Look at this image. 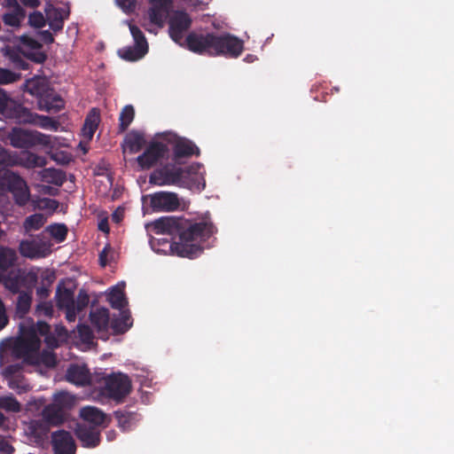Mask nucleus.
Listing matches in <instances>:
<instances>
[{
	"label": "nucleus",
	"instance_id": "obj_1",
	"mask_svg": "<svg viewBox=\"0 0 454 454\" xmlns=\"http://www.w3.org/2000/svg\"><path fill=\"white\" fill-rule=\"evenodd\" d=\"M152 230L155 234L178 237V240L172 243L167 239H152L150 243L154 251L165 252V248L159 247L162 245L173 254L190 259L199 256L204 250L201 244L217 232L209 213L194 221L174 215L162 216L152 223Z\"/></svg>",
	"mask_w": 454,
	"mask_h": 454
},
{
	"label": "nucleus",
	"instance_id": "obj_2",
	"mask_svg": "<svg viewBox=\"0 0 454 454\" xmlns=\"http://www.w3.org/2000/svg\"><path fill=\"white\" fill-rule=\"evenodd\" d=\"M20 334L13 344V353L30 363H41L47 367H55L57 356L52 351L59 343L51 332V325L44 321L35 323L32 318L20 324Z\"/></svg>",
	"mask_w": 454,
	"mask_h": 454
},
{
	"label": "nucleus",
	"instance_id": "obj_3",
	"mask_svg": "<svg viewBox=\"0 0 454 454\" xmlns=\"http://www.w3.org/2000/svg\"><path fill=\"white\" fill-rule=\"evenodd\" d=\"M152 184L175 185L200 192L206 187L205 171L201 163L182 166L176 161L155 168L149 176Z\"/></svg>",
	"mask_w": 454,
	"mask_h": 454
},
{
	"label": "nucleus",
	"instance_id": "obj_4",
	"mask_svg": "<svg viewBox=\"0 0 454 454\" xmlns=\"http://www.w3.org/2000/svg\"><path fill=\"white\" fill-rule=\"evenodd\" d=\"M23 90L25 92L37 98L38 106L41 110L59 112L64 106L62 98L43 77L35 76L27 80L23 84Z\"/></svg>",
	"mask_w": 454,
	"mask_h": 454
},
{
	"label": "nucleus",
	"instance_id": "obj_5",
	"mask_svg": "<svg viewBox=\"0 0 454 454\" xmlns=\"http://www.w3.org/2000/svg\"><path fill=\"white\" fill-rule=\"evenodd\" d=\"M7 139L12 146L21 149H28L37 145L50 146L52 143L51 136L18 127L11 129Z\"/></svg>",
	"mask_w": 454,
	"mask_h": 454
},
{
	"label": "nucleus",
	"instance_id": "obj_6",
	"mask_svg": "<svg viewBox=\"0 0 454 454\" xmlns=\"http://www.w3.org/2000/svg\"><path fill=\"white\" fill-rule=\"evenodd\" d=\"M104 386L101 387L102 395L121 403L131 391L129 378L121 372L112 373L102 377Z\"/></svg>",
	"mask_w": 454,
	"mask_h": 454
},
{
	"label": "nucleus",
	"instance_id": "obj_7",
	"mask_svg": "<svg viewBox=\"0 0 454 454\" xmlns=\"http://www.w3.org/2000/svg\"><path fill=\"white\" fill-rule=\"evenodd\" d=\"M215 35V32L193 30L186 35L181 46L193 53L213 57Z\"/></svg>",
	"mask_w": 454,
	"mask_h": 454
},
{
	"label": "nucleus",
	"instance_id": "obj_8",
	"mask_svg": "<svg viewBox=\"0 0 454 454\" xmlns=\"http://www.w3.org/2000/svg\"><path fill=\"white\" fill-rule=\"evenodd\" d=\"M0 115L16 122L29 121L31 118L30 110L11 98L10 94L2 88H0Z\"/></svg>",
	"mask_w": 454,
	"mask_h": 454
},
{
	"label": "nucleus",
	"instance_id": "obj_9",
	"mask_svg": "<svg viewBox=\"0 0 454 454\" xmlns=\"http://www.w3.org/2000/svg\"><path fill=\"white\" fill-rule=\"evenodd\" d=\"M214 48L213 57L238 58L244 50V42L230 33H215Z\"/></svg>",
	"mask_w": 454,
	"mask_h": 454
},
{
	"label": "nucleus",
	"instance_id": "obj_10",
	"mask_svg": "<svg viewBox=\"0 0 454 454\" xmlns=\"http://www.w3.org/2000/svg\"><path fill=\"white\" fill-rule=\"evenodd\" d=\"M168 147L161 142H151L145 152L137 158L142 169H150L168 154Z\"/></svg>",
	"mask_w": 454,
	"mask_h": 454
},
{
	"label": "nucleus",
	"instance_id": "obj_11",
	"mask_svg": "<svg viewBox=\"0 0 454 454\" xmlns=\"http://www.w3.org/2000/svg\"><path fill=\"white\" fill-rule=\"evenodd\" d=\"M70 403L67 393L60 392L54 395V403L45 406L42 411L43 419L50 425L58 426L64 421L62 408Z\"/></svg>",
	"mask_w": 454,
	"mask_h": 454
},
{
	"label": "nucleus",
	"instance_id": "obj_12",
	"mask_svg": "<svg viewBox=\"0 0 454 454\" xmlns=\"http://www.w3.org/2000/svg\"><path fill=\"white\" fill-rule=\"evenodd\" d=\"M171 39L180 46L184 41V34L191 27L192 19L184 11H176L168 20Z\"/></svg>",
	"mask_w": 454,
	"mask_h": 454
},
{
	"label": "nucleus",
	"instance_id": "obj_13",
	"mask_svg": "<svg viewBox=\"0 0 454 454\" xmlns=\"http://www.w3.org/2000/svg\"><path fill=\"white\" fill-rule=\"evenodd\" d=\"M19 251L29 259L44 258L51 253V243L42 239H25L20 241Z\"/></svg>",
	"mask_w": 454,
	"mask_h": 454
},
{
	"label": "nucleus",
	"instance_id": "obj_14",
	"mask_svg": "<svg viewBox=\"0 0 454 454\" xmlns=\"http://www.w3.org/2000/svg\"><path fill=\"white\" fill-rule=\"evenodd\" d=\"M5 181L15 203L20 207L27 205L30 200V192L26 181L15 173L7 174Z\"/></svg>",
	"mask_w": 454,
	"mask_h": 454
},
{
	"label": "nucleus",
	"instance_id": "obj_15",
	"mask_svg": "<svg viewBox=\"0 0 454 454\" xmlns=\"http://www.w3.org/2000/svg\"><path fill=\"white\" fill-rule=\"evenodd\" d=\"M53 454H75L76 444L72 434L65 430L51 434Z\"/></svg>",
	"mask_w": 454,
	"mask_h": 454
},
{
	"label": "nucleus",
	"instance_id": "obj_16",
	"mask_svg": "<svg viewBox=\"0 0 454 454\" xmlns=\"http://www.w3.org/2000/svg\"><path fill=\"white\" fill-rule=\"evenodd\" d=\"M151 207L154 211H175L180 202L176 193L169 192H159L151 196Z\"/></svg>",
	"mask_w": 454,
	"mask_h": 454
},
{
	"label": "nucleus",
	"instance_id": "obj_17",
	"mask_svg": "<svg viewBox=\"0 0 454 454\" xmlns=\"http://www.w3.org/2000/svg\"><path fill=\"white\" fill-rule=\"evenodd\" d=\"M173 161L181 163V160L200 154V148L190 139L178 137L173 145Z\"/></svg>",
	"mask_w": 454,
	"mask_h": 454
},
{
	"label": "nucleus",
	"instance_id": "obj_18",
	"mask_svg": "<svg viewBox=\"0 0 454 454\" xmlns=\"http://www.w3.org/2000/svg\"><path fill=\"white\" fill-rule=\"evenodd\" d=\"M151 7L148 11L150 21L159 27H162L167 19L173 0H149Z\"/></svg>",
	"mask_w": 454,
	"mask_h": 454
},
{
	"label": "nucleus",
	"instance_id": "obj_19",
	"mask_svg": "<svg viewBox=\"0 0 454 454\" xmlns=\"http://www.w3.org/2000/svg\"><path fill=\"white\" fill-rule=\"evenodd\" d=\"M75 435L86 448L98 446L101 440L99 429L87 424H77Z\"/></svg>",
	"mask_w": 454,
	"mask_h": 454
},
{
	"label": "nucleus",
	"instance_id": "obj_20",
	"mask_svg": "<svg viewBox=\"0 0 454 454\" xmlns=\"http://www.w3.org/2000/svg\"><path fill=\"white\" fill-rule=\"evenodd\" d=\"M4 56L12 65L14 68L20 70H27L29 63L27 61L26 51L21 46H10L7 45L4 49Z\"/></svg>",
	"mask_w": 454,
	"mask_h": 454
},
{
	"label": "nucleus",
	"instance_id": "obj_21",
	"mask_svg": "<svg viewBox=\"0 0 454 454\" xmlns=\"http://www.w3.org/2000/svg\"><path fill=\"white\" fill-rule=\"evenodd\" d=\"M67 380L77 386H88L91 384V377L89 369L85 365L71 364L67 371Z\"/></svg>",
	"mask_w": 454,
	"mask_h": 454
},
{
	"label": "nucleus",
	"instance_id": "obj_22",
	"mask_svg": "<svg viewBox=\"0 0 454 454\" xmlns=\"http://www.w3.org/2000/svg\"><path fill=\"white\" fill-rule=\"evenodd\" d=\"M47 159L44 156L37 155L29 151H23L19 155H15L14 165H20L27 168H43L47 164Z\"/></svg>",
	"mask_w": 454,
	"mask_h": 454
},
{
	"label": "nucleus",
	"instance_id": "obj_23",
	"mask_svg": "<svg viewBox=\"0 0 454 454\" xmlns=\"http://www.w3.org/2000/svg\"><path fill=\"white\" fill-rule=\"evenodd\" d=\"M114 415L118 422V427L123 432L130 431L140 419V415L128 409H120L114 412Z\"/></svg>",
	"mask_w": 454,
	"mask_h": 454
},
{
	"label": "nucleus",
	"instance_id": "obj_24",
	"mask_svg": "<svg viewBox=\"0 0 454 454\" xmlns=\"http://www.w3.org/2000/svg\"><path fill=\"white\" fill-rule=\"evenodd\" d=\"M145 142L143 133L137 130H131L124 137L122 143L123 153H137L145 146Z\"/></svg>",
	"mask_w": 454,
	"mask_h": 454
},
{
	"label": "nucleus",
	"instance_id": "obj_25",
	"mask_svg": "<svg viewBox=\"0 0 454 454\" xmlns=\"http://www.w3.org/2000/svg\"><path fill=\"white\" fill-rule=\"evenodd\" d=\"M90 317L92 325L97 331L106 335L111 323L109 310L106 308L97 309L95 311L90 312Z\"/></svg>",
	"mask_w": 454,
	"mask_h": 454
},
{
	"label": "nucleus",
	"instance_id": "obj_26",
	"mask_svg": "<svg viewBox=\"0 0 454 454\" xmlns=\"http://www.w3.org/2000/svg\"><path fill=\"white\" fill-rule=\"evenodd\" d=\"M81 418L88 422L91 427H98L104 425L106 415L98 408L93 406H86L80 411Z\"/></svg>",
	"mask_w": 454,
	"mask_h": 454
},
{
	"label": "nucleus",
	"instance_id": "obj_27",
	"mask_svg": "<svg viewBox=\"0 0 454 454\" xmlns=\"http://www.w3.org/2000/svg\"><path fill=\"white\" fill-rule=\"evenodd\" d=\"M132 325L131 316L129 311L121 310L119 317L111 319L110 327L114 334H122Z\"/></svg>",
	"mask_w": 454,
	"mask_h": 454
},
{
	"label": "nucleus",
	"instance_id": "obj_28",
	"mask_svg": "<svg viewBox=\"0 0 454 454\" xmlns=\"http://www.w3.org/2000/svg\"><path fill=\"white\" fill-rule=\"evenodd\" d=\"M100 121V113L97 108H92L85 118L82 127L83 136L91 139Z\"/></svg>",
	"mask_w": 454,
	"mask_h": 454
},
{
	"label": "nucleus",
	"instance_id": "obj_29",
	"mask_svg": "<svg viewBox=\"0 0 454 454\" xmlns=\"http://www.w3.org/2000/svg\"><path fill=\"white\" fill-rule=\"evenodd\" d=\"M39 175L43 182L57 186H61L66 181L65 173L54 168H43L40 171Z\"/></svg>",
	"mask_w": 454,
	"mask_h": 454
},
{
	"label": "nucleus",
	"instance_id": "obj_30",
	"mask_svg": "<svg viewBox=\"0 0 454 454\" xmlns=\"http://www.w3.org/2000/svg\"><path fill=\"white\" fill-rule=\"evenodd\" d=\"M21 281L20 272L12 270L7 274H0V283H3L4 287L13 294L20 293Z\"/></svg>",
	"mask_w": 454,
	"mask_h": 454
},
{
	"label": "nucleus",
	"instance_id": "obj_31",
	"mask_svg": "<svg viewBox=\"0 0 454 454\" xmlns=\"http://www.w3.org/2000/svg\"><path fill=\"white\" fill-rule=\"evenodd\" d=\"M32 295L31 293L21 291L19 293L16 301V317L24 318L31 308Z\"/></svg>",
	"mask_w": 454,
	"mask_h": 454
},
{
	"label": "nucleus",
	"instance_id": "obj_32",
	"mask_svg": "<svg viewBox=\"0 0 454 454\" xmlns=\"http://www.w3.org/2000/svg\"><path fill=\"white\" fill-rule=\"evenodd\" d=\"M147 50L137 45L123 47L118 51L119 56L128 61H136L142 59L146 53Z\"/></svg>",
	"mask_w": 454,
	"mask_h": 454
},
{
	"label": "nucleus",
	"instance_id": "obj_33",
	"mask_svg": "<svg viewBox=\"0 0 454 454\" xmlns=\"http://www.w3.org/2000/svg\"><path fill=\"white\" fill-rule=\"evenodd\" d=\"M56 302L57 307L59 309L74 307V292L67 288H64L63 290L58 288L56 293Z\"/></svg>",
	"mask_w": 454,
	"mask_h": 454
},
{
	"label": "nucleus",
	"instance_id": "obj_34",
	"mask_svg": "<svg viewBox=\"0 0 454 454\" xmlns=\"http://www.w3.org/2000/svg\"><path fill=\"white\" fill-rule=\"evenodd\" d=\"M31 118L29 121H18L19 123H31L38 125L43 129L57 130L59 123L49 116L39 115L30 111Z\"/></svg>",
	"mask_w": 454,
	"mask_h": 454
},
{
	"label": "nucleus",
	"instance_id": "obj_35",
	"mask_svg": "<svg viewBox=\"0 0 454 454\" xmlns=\"http://www.w3.org/2000/svg\"><path fill=\"white\" fill-rule=\"evenodd\" d=\"M107 301L113 309L119 310H121L127 304L123 291L117 286H114L111 289L108 294Z\"/></svg>",
	"mask_w": 454,
	"mask_h": 454
},
{
	"label": "nucleus",
	"instance_id": "obj_36",
	"mask_svg": "<svg viewBox=\"0 0 454 454\" xmlns=\"http://www.w3.org/2000/svg\"><path fill=\"white\" fill-rule=\"evenodd\" d=\"M135 117V110L131 105L125 106L119 116V131L124 132L127 130Z\"/></svg>",
	"mask_w": 454,
	"mask_h": 454
},
{
	"label": "nucleus",
	"instance_id": "obj_37",
	"mask_svg": "<svg viewBox=\"0 0 454 454\" xmlns=\"http://www.w3.org/2000/svg\"><path fill=\"white\" fill-rule=\"evenodd\" d=\"M17 260L16 252L8 247L0 248V270L3 271L11 268Z\"/></svg>",
	"mask_w": 454,
	"mask_h": 454
},
{
	"label": "nucleus",
	"instance_id": "obj_38",
	"mask_svg": "<svg viewBox=\"0 0 454 454\" xmlns=\"http://www.w3.org/2000/svg\"><path fill=\"white\" fill-rule=\"evenodd\" d=\"M46 231L58 243H61L66 240L68 229L64 223H53L46 228Z\"/></svg>",
	"mask_w": 454,
	"mask_h": 454
},
{
	"label": "nucleus",
	"instance_id": "obj_39",
	"mask_svg": "<svg viewBox=\"0 0 454 454\" xmlns=\"http://www.w3.org/2000/svg\"><path fill=\"white\" fill-rule=\"evenodd\" d=\"M26 17V11L21 10V12L19 11H11L8 12H5L3 17V22L10 27H20L22 20Z\"/></svg>",
	"mask_w": 454,
	"mask_h": 454
},
{
	"label": "nucleus",
	"instance_id": "obj_40",
	"mask_svg": "<svg viewBox=\"0 0 454 454\" xmlns=\"http://www.w3.org/2000/svg\"><path fill=\"white\" fill-rule=\"evenodd\" d=\"M130 33L135 41V45L146 49L148 51V43L142 30L136 25L129 23Z\"/></svg>",
	"mask_w": 454,
	"mask_h": 454
},
{
	"label": "nucleus",
	"instance_id": "obj_41",
	"mask_svg": "<svg viewBox=\"0 0 454 454\" xmlns=\"http://www.w3.org/2000/svg\"><path fill=\"white\" fill-rule=\"evenodd\" d=\"M64 17L59 9H55L53 13L49 16V26L55 33L63 29Z\"/></svg>",
	"mask_w": 454,
	"mask_h": 454
},
{
	"label": "nucleus",
	"instance_id": "obj_42",
	"mask_svg": "<svg viewBox=\"0 0 454 454\" xmlns=\"http://www.w3.org/2000/svg\"><path fill=\"white\" fill-rule=\"evenodd\" d=\"M44 221L42 214H34L26 218L24 226L27 230H39L44 224Z\"/></svg>",
	"mask_w": 454,
	"mask_h": 454
},
{
	"label": "nucleus",
	"instance_id": "obj_43",
	"mask_svg": "<svg viewBox=\"0 0 454 454\" xmlns=\"http://www.w3.org/2000/svg\"><path fill=\"white\" fill-rule=\"evenodd\" d=\"M0 407L12 412H19L21 409L20 403L13 396H4L0 398Z\"/></svg>",
	"mask_w": 454,
	"mask_h": 454
},
{
	"label": "nucleus",
	"instance_id": "obj_44",
	"mask_svg": "<svg viewBox=\"0 0 454 454\" xmlns=\"http://www.w3.org/2000/svg\"><path fill=\"white\" fill-rule=\"evenodd\" d=\"M54 309L51 301H40L35 308V314L38 317L44 316L51 317L53 316Z\"/></svg>",
	"mask_w": 454,
	"mask_h": 454
},
{
	"label": "nucleus",
	"instance_id": "obj_45",
	"mask_svg": "<svg viewBox=\"0 0 454 454\" xmlns=\"http://www.w3.org/2000/svg\"><path fill=\"white\" fill-rule=\"evenodd\" d=\"M20 79V74L9 69L0 67V84H8Z\"/></svg>",
	"mask_w": 454,
	"mask_h": 454
},
{
	"label": "nucleus",
	"instance_id": "obj_46",
	"mask_svg": "<svg viewBox=\"0 0 454 454\" xmlns=\"http://www.w3.org/2000/svg\"><path fill=\"white\" fill-rule=\"evenodd\" d=\"M77 333L83 343H90L94 338L93 333L90 327L87 325H80L77 327Z\"/></svg>",
	"mask_w": 454,
	"mask_h": 454
},
{
	"label": "nucleus",
	"instance_id": "obj_47",
	"mask_svg": "<svg viewBox=\"0 0 454 454\" xmlns=\"http://www.w3.org/2000/svg\"><path fill=\"white\" fill-rule=\"evenodd\" d=\"M26 58L27 62L30 60L36 64H43L46 60L47 56L40 50H31L26 51Z\"/></svg>",
	"mask_w": 454,
	"mask_h": 454
},
{
	"label": "nucleus",
	"instance_id": "obj_48",
	"mask_svg": "<svg viewBox=\"0 0 454 454\" xmlns=\"http://www.w3.org/2000/svg\"><path fill=\"white\" fill-rule=\"evenodd\" d=\"M90 297L84 289H81L78 293L74 306L77 311H82L89 304Z\"/></svg>",
	"mask_w": 454,
	"mask_h": 454
},
{
	"label": "nucleus",
	"instance_id": "obj_49",
	"mask_svg": "<svg viewBox=\"0 0 454 454\" xmlns=\"http://www.w3.org/2000/svg\"><path fill=\"white\" fill-rule=\"evenodd\" d=\"M28 24L35 28H41L45 25V19L42 12H34L28 17Z\"/></svg>",
	"mask_w": 454,
	"mask_h": 454
},
{
	"label": "nucleus",
	"instance_id": "obj_50",
	"mask_svg": "<svg viewBox=\"0 0 454 454\" xmlns=\"http://www.w3.org/2000/svg\"><path fill=\"white\" fill-rule=\"evenodd\" d=\"M38 207L41 209H49L51 211H56L59 207V202L53 199L43 198L39 200Z\"/></svg>",
	"mask_w": 454,
	"mask_h": 454
},
{
	"label": "nucleus",
	"instance_id": "obj_51",
	"mask_svg": "<svg viewBox=\"0 0 454 454\" xmlns=\"http://www.w3.org/2000/svg\"><path fill=\"white\" fill-rule=\"evenodd\" d=\"M116 3L125 13L133 12L137 6V0H116Z\"/></svg>",
	"mask_w": 454,
	"mask_h": 454
},
{
	"label": "nucleus",
	"instance_id": "obj_52",
	"mask_svg": "<svg viewBox=\"0 0 454 454\" xmlns=\"http://www.w3.org/2000/svg\"><path fill=\"white\" fill-rule=\"evenodd\" d=\"M15 156H12L11 153L4 148L0 147V164L5 166L14 165Z\"/></svg>",
	"mask_w": 454,
	"mask_h": 454
},
{
	"label": "nucleus",
	"instance_id": "obj_53",
	"mask_svg": "<svg viewBox=\"0 0 454 454\" xmlns=\"http://www.w3.org/2000/svg\"><path fill=\"white\" fill-rule=\"evenodd\" d=\"M20 42L24 46L29 48L28 51L31 50H41L42 44L36 41L35 39L29 37L27 35H23L20 37Z\"/></svg>",
	"mask_w": 454,
	"mask_h": 454
},
{
	"label": "nucleus",
	"instance_id": "obj_54",
	"mask_svg": "<svg viewBox=\"0 0 454 454\" xmlns=\"http://www.w3.org/2000/svg\"><path fill=\"white\" fill-rule=\"evenodd\" d=\"M14 451V447L0 434V452L2 454H13Z\"/></svg>",
	"mask_w": 454,
	"mask_h": 454
},
{
	"label": "nucleus",
	"instance_id": "obj_55",
	"mask_svg": "<svg viewBox=\"0 0 454 454\" xmlns=\"http://www.w3.org/2000/svg\"><path fill=\"white\" fill-rule=\"evenodd\" d=\"M3 6L4 8L10 9L11 11L21 12V10H24L18 0H4L3 2Z\"/></svg>",
	"mask_w": 454,
	"mask_h": 454
},
{
	"label": "nucleus",
	"instance_id": "obj_56",
	"mask_svg": "<svg viewBox=\"0 0 454 454\" xmlns=\"http://www.w3.org/2000/svg\"><path fill=\"white\" fill-rule=\"evenodd\" d=\"M109 250H110V247L107 245L99 253V263L102 267H106L107 264V254H108Z\"/></svg>",
	"mask_w": 454,
	"mask_h": 454
},
{
	"label": "nucleus",
	"instance_id": "obj_57",
	"mask_svg": "<svg viewBox=\"0 0 454 454\" xmlns=\"http://www.w3.org/2000/svg\"><path fill=\"white\" fill-rule=\"evenodd\" d=\"M66 311V318L69 322H74L76 319V314L79 312L74 307L65 309Z\"/></svg>",
	"mask_w": 454,
	"mask_h": 454
},
{
	"label": "nucleus",
	"instance_id": "obj_58",
	"mask_svg": "<svg viewBox=\"0 0 454 454\" xmlns=\"http://www.w3.org/2000/svg\"><path fill=\"white\" fill-rule=\"evenodd\" d=\"M40 35L42 40L47 44L52 43L54 42V37L49 30L41 31Z\"/></svg>",
	"mask_w": 454,
	"mask_h": 454
},
{
	"label": "nucleus",
	"instance_id": "obj_59",
	"mask_svg": "<svg viewBox=\"0 0 454 454\" xmlns=\"http://www.w3.org/2000/svg\"><path fill=\"white\" fill-rule=\"evenodd\" d=\"M21 4L25 7H28L31 9H35L40 6L41 1L40 0H20Z\"/></svg>",
	"mask_w": 454,
	"mask_h": 454
},
{
	"label": "nucleus",
	"instance_id": "obj_60",
	"mask_svg": "<svg viewBox=\"0 0 454 454\" xmlns=\"http://www.w3.org/2000/svg\"><path fill=\"white\" fill-rule=\"evenodd\" d=\"M36 294L41 300H44L50 295V290L47 286H42L36 289Z\"/></svg>",
	"mask_w": 454,
	"mask_h": 454
},
{
	"label": "nucleus",
	"instance_id": "obj_61",
	"mask_svg": "<svg viewBox=\"0 0 454 454\" xmlns=\"http://www.w3.org/2000/svg\"><path fill=\"white\" fill-rule=\"evenodd\" d=\"M9 319L6 315V310H0V331L3 330L8 324Z\"/></svg>",
	"mask_w": 454,
	"mask_h": 454
},
{
	"label": "nucleus",
	"instance_id": "obj_62",
	"mask_svg": "<svg viewBox=\"0 0 454 454\" xmlns=\"http://www.w3.org/2000/svg\"><path fill=\"white\" fill-rule=\"evenodd\" d=\"M123 211L117 209L112 215V220L115 223H120L122 220Z\"/></svg>",
	"mask_w": 454,
	"mask_h": 454
},
{
	"label": "nucleus",
	"instance_id": "obj_63",
	"mask_svg": "<svg viewBox=\"0 0 454 454\" xmlns=\"http://www.w3.org/2000/svg\"><path fill=\"white\" fill-rule=\"evenodd\" d=\"M98 229L102 231L108 232V223L106 221H101L98 224Z\"/></svg>",
	"mask_w": 454,
	"mask_h": 454
},
{
	"label": "nucleus",
	"instance_id": "obj_64",
	"mask_svg": "<svg viewBox=\"0 0 454 454\" xmlns=\"http://www.w3.org/2000/svg\"><path fill=\"white\" fill-rule=\"evenodd\" d=\"M43 280H46L47 282H49L51 284L54 281L55 275H54V273H49V274H46L45 276H43Z\"/></svg>",
	"mask_w": 454,
	"mask_h": 454
}]
</instances>
